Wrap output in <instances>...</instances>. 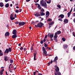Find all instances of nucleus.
I'll return each mask as SVG.
<instances>
[{
    "instance_id": "nucleus-1",
    "label": "nucleus",
    "mask_w": 75,
    "mask_h": 75,
    "mask_svg": "<svg viewBox=\"0 0 75 75\" xmlns=\"http://www.w3.org/2000/svg\"><path fill=\"white\" fill-rule=\"evenodd\" d=\"M44 25V23H43L41 22H39L37 24V25H35V26L36 28H41V27H42V26Z\"/></svg>"
},
{
    "instance_id": "nucleus-2",
    "label": "nucleus",
    "mask_w": 75,
    "mask_h": 75,
    "mask_svg": "<svg viewBox=\"0 0 75 75\" xmlns=\"http://www.w3.org/2000/svg\"><path fill=\"white\" fill-rule=\"evenodd\" d=\"M44 1L42 0L40 2V4L42 7L44 6V7H46L47 6V3L45 2L44 3Z\"/></svg>"
},
{
    "instance_id": "nucleus-3",
    "label": "nucleus",
    "mask_w": 75,
    "mask_h": 75,
    "mask_svg": "<svg viewBox=\"0 0 75 75\" xmlns=\"http://www.w3.org/2000/svg\"><path fill=\"white\" fill-rule=\"evenodd\" d=\"M13 13L11 14L10 16V19H15V18H17V15L16 14H15L13 17Z\"/></svg>"
},
{
    "instance_id": "nucleus-4",
    "label": "nucleus",
    "mask_w": 75,
    "mask_h": 75,
    "mask_svg": "<svg viewBox=\"0 0 75 75\" xmlns=\"http://www.w3.org/2000/svg\"><path fill=\"white\" fill-rule=\"evenodd\" d=\"M25 24V22H19L18 25L19 26H22V25H24Z\"/></svg>"
},
{
    "instance_id": "nucleus-5",
    "label": "nucleus",
    "mask_w": 75,
    "mask_h": 75,
    "mask_svg": "<svg viewBox=\"0 0 75 75\" xmlns=\"http://www.w3.org/2000/svg\"><path fill=\"white\" fill-rule=\"evenodd\" d=\"M50 12L48 11H47L46 13V18H47L48 17L50 16Z\"/></svg>"
},
{
    "instance_id": "nucleus-6",
    "label": "nucleus",
    "mask_w": 75,
    "mask_h": 75,
    "mask_svg": "<svg viewBox=\"0 0 75 75\" xmlns=\"http://www.w3.org/2000/svg\"><path fill=\"white\" fill-rule=\"evenodd\" d=\"M12 65L11 64H10L9 67V68L8 69V70H9V71L10 72H13V71H12V69H11V68L10 67V66H11V65Z\"/></svg>"
},
{
    "instance_id": "nucleus-7",
    "label": "nucleus",
    "mask_w": 75,
    "mask_h": 75,
    "mask_svg": "<svg viewBox=\"0 0 75 75\" xmlns=\"http://www.w3.org/2000/svg\"><path fill=\"white\" fill-rule=\"evenodd\" d=\"M35 16L36 17L37 16V17H39V16H41V15L38 13V12H36V13L34 14Z\"/></svg>"
},
{
    "instance_id": "nucleus-8",
    "label": "nucleus",
    "mask_w": 75,
    "mask_h": 75,
    "mask_svg": "<svg viewBox=\"0 0 75 75\" xmlns=\"http://www.w3.org/2000/svg\"><path fill=\"white\" fill-rule=\"evenodd\" d=\"M17 33V31L16 30L14 29L13 30L12 32L13 34H14V35H16V33Z\"/></svg>"
},
{
    "instance_id": "nucleus-9",
    "label": "nucleus",
    "mask_w": 75,
    "mask_h": 75,
    "mask_svg": "<svg viewBox=\"0 0 75 75\" xmlns=\"http://www.w3.org/2000/svg\"><path fill=\"white\" fill-rule=\"evenodd\" d=\"M10 35V33L8 32H6L5 34V37H7V36H9Z\"/></svg>"
},
{
    "instance_id": "nucleus-10",
    "label": "nucleus",
    "mask_w": 75,
    "mask_h": 75,
    "mask_svg": "<svg viewBox=\"0 0 75 75\" xmlns=\"http://www.w3.org/2000/svg\"><path fill=\"white\" fill-rule=\"evenodd\" d=\"M64 23L65 24H67L68 23V19H65L64 21Z\"/></svg>"
},
{
    "instance_id": "nucleus-11",
    "label": "nucleus",
    "mask_w": 75,
    "mask_h": 75,
    "mask_svg": "<svg viewBox=\"0 0 75 75\" xmlns=\"http://www.w3.org/2000/svg\"><path fill=\"white\" fill-rule=\"evenodd\" d=\"M59 17L61 18H63L64 17V15L62 14H61L58 16L59 18Z\"/></svg>"
},
{
    "instance_id": "nucleus-12",
    "label": "nucleus",
    "mask_w": 75,
    "mask_h": 75,
    "mask_svg": "<svg viewBox=\"0 0 75 75\" xmlns=\"http://www.w3.org/2000/svg\"><path fill=\"white\" fill-rule=\"evenodd\" d=\"M55 70L56 72H59V67H56V69H55Z\"/></svg>"
},
{
    "instance_id": "nucleus-13",
    "label": "nucleus",
    "mask_w": 75,
    "mask_h": 75,
    "mask_svg": "<svg viewBox=\"0 0 75 75\" xmlns=\"http://www.w3.org/2000/svg\"><path fill=\"white\" fill-rule=\"evenodd\" d=\"M4 71V69H2L0 71V75H2L3 74V71Z\"/></svg>"
},
{
    "instance_id": "nucleus-14",
    "label": "nucleus",
    "mask_w": 75,
    "mask_h": 75,
    "mask_svg": "<svg viewBox=\"0 0 75 75\" xmlns=\"http://www.w3.org/2000/svg\"><path fill=\"white\" fill-rule=\"evenodd\" d=\"M8 52H9V50H8V48H7L5 50L4 53L5 54H8Z\"/></svg>"
},
{
    "instance_id": "nucleus-15",
    "label": "nucleus",
    "mask_w": 75,
    "mask_h": 75,
    "mask_svg": "<svg viewBox=\"0 0 75 75\" xmlns=\"http://www.w3.org/2000/svg\"><path fill=\"white\" fill-rule=\"evenodd\" d=\"M17 37L16 35H14L12 36V38L13 39H15Z\"/></svg>"
},
{
    "instance_id": "nucleus-16",
    "label": "nucleus",
    "mask_w": 75,
    "mask_h": 75,
    "mask_svg": "<svg viewBox=\"0 0 75 75\" xmlns=\"http://www.w3.org/2000/svg\"><path fill=\"white\" fill-rule=\"evenodd\" d=\"M40 15L41 16H45V13L43 12H40Z\"/></svg>"
},
{
    "instance_id": "nucleus-17",
    "label": "nucleus",
    "mask_w": 75,
    "mask_h": 75,
    "mask_svg": "<svg viewBox=\"0 0 75 75\" xmlns=\"http://www.w3.org/2000/svg\"><path fill=\"white\" fill-rule=\"evenodd\" d=\"M8 59H7V56H5L4 57V60L5 61H7L8 60Z\"/></svg>"
},
{
    "instance_id": "nucleus-18",
    "label": "nucleus",
    "mask_w": 75,
    "mask_h": 75,
    "mask_svg": "<svg viewBox=\"0 0 75 75\" xmlns=\"http://www.w3.org/2000/svg\"><path fill=\"white\" fill-rule=\"evenodd\" d=\"M43 53L44 54V56L46 57V56H47V51H43Z\"/></svg>"
},
{
    "instance_id": "nucleus-19",
    "label": "nucleus",
    "mask_w": 75,
    "mask_h": 75,
    "mask_svg": "<svg viewBox=\"0 0 75 75\" xmlns=\"http://www.w3.org/2000/svg\"><path fill=\"white\" fill-rule=\"evenodd\" d=\"M5 7L6 8H8L9 7V4H6V5H5Z\"/></svg>"
},
{
    "instance_id": "nucleus-20",
    "label": "nucleus",
    "mask_w": 75,
    "mask_h": 75,
    "mask_svg": "<svg viewBox=\"0 0 75 75\" xmlns=\"http://www.w3.org/2000/svg\"><path fill=\"white\" fill-rule=\"evenodd\" d=\"M37 8H39L38 9L39 10L41 9V7L40 6V4H38L37 6Z\"/></svg>"
},
{
    "instance_id": "nucleus-21",
    "label": "nucleus",
    "mask_w": 75,
    "mask_h": 75,
    "mask_svg": "<svg viewBox=\"0 0 75 75\" xmlns=\"http://www.w3.org/2000/svg\"><path fill=\"white\" fill-rule=\"evenodd\" d=\"M0 7H2L4 6V4L2 2H1L0 3Z\"/></svg>"
},
{
    "instance_id": "nucleus-22",
    "label": "nucleus",
    "mask_w": 75,
    "mask_h": 75,
    "mask_svg": "<svg viewBox=\"0 0 75 75\" xmlns=\"http://www.w3.org/2000/svg\"><path fill=\"white\" fill-rule=\"evenodd\" d=\"M54 24V22L53 21L52 22L49 23V25H52V24Z\"/></svg>"
},
{
    "instance_id": "nucleus-23",
    "label": "nucleus",
    "mask_w": 75,
    "mask_h": 75,
    "mask_svg": "<svg viewBox=\"0 0 75 75\" xmlns=\"http://www.w3.org/2000/svg\"><path fill=\"white\" fill-rule=\"evenodd\" d=\"M51 0H49L47 1V4H50L51 2Z\"/></svg>"
},
{
    "instance_id": "nucleus-24",
    "label": "nucleus",
    "mask_w": 75,
    "mask_h": 75,
    "mask_svg": "<svg viewBox=\"0 0 75 75\" xmlns=\"http://www.w3.org/2000/svg\"><path fill=\"white\" fill-rule=\"evenodd\" d=\"M71 12H69L68 13L67 16H68V17H69V16H70V15H71Z\"/></svg>"
},
{
    "instance_id": "nucleus-25",
    "label": "nucleus",
    "mask_w": 75,
    "mask_h": 75,
    "mask_svg": "<svg viewBox=\"0 0 75 75\" xmlns=\"http://www.w3.org/2000/svg\"><path fill=\"white\" fill-rule=\"evenodd\" d=\"M57 34L59 35V34H61V32L60 30L57 31Z\"/></svg>"
},
{
    "instance_id": "nucleus-26",
    "label": "nucleus",
    "mask_w": 75,
    "mask_h": 75,
    "mask_svg": "<svg viewBox=\"0 0 75 75\" xmlns=\"http://www.w3.org/2000/svg\"><path fill=\"white\" fill-rule=\"evenodd\" d=\"M1 50H0V56H3V52L1 53Z\"/></svg>"
},
{
    "instance_id": "nucleus-27",
    "label": "nucleus",
    "mask_w": 75,
    "mask_h": 75,
    "mask_svg": "<svg viewBox=\"0 0 75 75\" xmlns=\"http://www.w3.org/2000/svg\"><path fill=\"white\" fill-rule=\"evenodd\" d=\"M54 37V34H52V35H50V37L51 38H52Z\"/></svg>"
},
{
    "instance_id": "nucleus-28",
    "label": "nucleus",
    "mask_w": 75,
    "mask_h": 75,
    "mask_svg": "<svg viewBox=\"0 0 75 75\" xmlns=\"http://www.w3.org/2000/svg\"><path fill=\"white\" fill-rule=\"evenodd\" d=\"M64 48H68V45H64Z\"/></svg>"
},
{
    "instance_id": "nucleus-29",
    "label": "nucleus",
    "mask_w": 75,
    "mask_h": 75,
    "mask_svg": "<svg viewBox=\"0 0 75 75\" xmlns=\"http://www.w3.org/2000/svg\"><path fill=\"white\" fill-rule=\"evenodd\" d=\"M9 60H10V63H11V64H13V60L11 59H9Z\"/></svg>"
},
{
    "instance_id": "nucleus-30",
    "label": "nucleus",
    "mask_w": 75,
    "mask_h": 75,
    "mask_svg": "<svg viewBox=\"0 0 75 75\" xmlns=\"http://www.w3.org/2000/svg\"><path fill=\"white\" fill-rule=\"evenodd\" d=\"M42 51H45V47H42Z\"/></svg>"
},
{
    "instance_id": "nucleus-31",
    "label": "nucleus",
    "mask_w": 75,
    "mask_h": 75,
    "mask_svg": "<svg viewBox=\"0 0 75 75\" xmlns=\"http://www.w3.org/2000/svg\"><path fill=\"white\" fill-rule=\"evenodd\" d=\"M33 46L32 47H31L30 48V50H31V52H33Z\"/></svg>"
},
{
    "instance_id": "nucleus-32",
    "label": "nucleus",
    "mask_w": 75,
    "mask_h": 75,
    "mask_svg": "<svg viewBox=\"0 0 75 75\" xmlns=\"http://www.w3.org/2000/svg\"><path fill=\"white\" fill-rule=\"evenodd\" d=\"M47 21L48 22H50V21H52V19H48Z\"/></svg>"
},
{
    "instance_id": "nucleus-33",
    "label": "nucleus",
    "mask_w": 75,
    "mask_h": 75,
    "mask_svg": "<svg viewBox=\"0 0 75 75\" xmlns=\"http://www.w3.org/2000/svg\"><path fill=\"white\" fill-rule=\"evenodd\" d=\"M58 37V36L54 35V39H57Z\"/></svg>"
},
{
    "instance_id": "nucleus-34",
    "label": "nucleus",
    "mask_w": 75,
    "mask_h": 75,
    "mask_svg": "<svg viewBox=\"0 0 75 75\" xmlns=\"http://www.w3.org/2000/svg\"><path fill=\"white\" fill-rule=\"evenodd\" d=\"M62 40L63 41H64V42L65 41V40H66L65 38H62Z\"/></svg>"
},
{
    "instance_id": "nucleus-35",
    "label": "nucleus",
    "mask_w": 75,
    "mask_h": 75,
    "mask_svg": "<svg viewBox=\"0 0 75 75\" xmlns=\"http://www.w3.org/2000/svg\"><path fill=\"white\" fill-rule=\"evenodd\" d=\"M8 50L9 52H11V48L10 47H9L8 48Z\"/></svg>"
},
{
    "instance_id": "nucleus-36",
    "label": "nucleus",
    "mask_w": 75,
    "mask_h": 75,
    "mask_svg": "<svg viewBox=\"0 0 75 75\" xmlns=\"http://www.w3.org/2000/svg\"><path fill=\"white\" fill-rule=\"evenodd\" d=\"M15 23L16 24H18L19 23V22L18 21H16L15 22Z\"/></svg>"
},
{
    "instance_id": "nucleus-37",
    "label": "nucleus",
    "mask_w": 75,
    "mask_h": 75,
    "mask_svg": "<svg viewBox=\"0 0 75 75\" xmlns=\"http://www.w3.org/2000/svg\"><path fill=\"white\" fill-rule=\"evenodd\" d=\"M33 54L34 57H36V55H37V52H35Z\"/></svg>"
},
{
    "instance_id": "nucleus-38",
    "label": "nucleus",
    "mask_w": 75,
    "mask_h": 75,
    "mask_svg": "<svg viewBox=\"0 0 75 75\" xmlns=\"http://www.w3.org/2000/svg\"><path fill=\"white\" fill-rule=\"evenodd\" d=\"M57 73L58 75H61V73L60 72H58Z\"/></svg>"
},
{
    "instance_id": "nucleus-39",
    "label": "nucleus",
    "mask_w": 75,
    "mask_h": 75,
    "mask_svg": "<svg viewBox=\"0 0 75 75\" xmlns=\"http://www.w3.org/2000/svg\"><path fill=\"white\" fill-rule=\"evenodd\" d=\"M54 60H58V57L57 56L54 59Z\"/></svg>"
},
{
    "instance_id": "nucleus-40",
    "label": "nucleus",
    "mask_w": 75,
    "mask_h": 75,
    "mask_svg": "<svg viewBox=\"0 0 75 75\" xmlns=\"http://www.w3.org/2000/svg\"><path fill=\"white\" fill-rule=\"evenodd\" d=\"M41 11H42V12H44V11H45V10H44V9L43 8H42L41 10Z\"/></svg>"
},
{
    "instance_id": "nucleus-41",
    "label": "nucleus",
    "mask_w": 75,
    "mask_h": 75,
    "mask_svg": "<svg viewBox=\"0 0 75 75\" xmlns=\"http://www.w3.org/2000/svg\"><path fill=\"white\" fill-rule=\"evenodd\" d=\"M53 62H55V63H56V64L57 63V60H54L53 61Z\"/></svg>"
},
{
    "instance_id": "nucleus-42",
    "label": "nucleus",
    "mask_w": 75,
    "mask_h": 75,
    "mask_svg": "<svg viewBox=\"0 0 75 75\" xmlns=\"http://www.w3.org/2000/svg\"><path fill=\"white\" fill-rule=\"evenodd\" d=\"M73 35L75 37V33L74 32H73L72 33Z\"/></svg>"
},
{
    "instance_id": "nucleus-43",
    "label": "nucleus",
    "mask_w": 75,
    "mask_h": 75,
    "mask_svg": "<svg viewBox=\"0 0 75 75\" xmlns=\"http://www.w3.org/2000/svg\"><path fill=\"white\" fill-rule=\"evenodd\" d=\"M20 50L21 51H23V47H21L20 48Z\"/></svg>"
},
{
    "instance_id": "nucleus-44",
    "label": "nucleus",
    "mask_w": 75,
    "mask_h": 75,
    "mask_svg": "<svg viewBox=\"0 0 75 75\" xmlns=\"http://www.w3.org/2000/svg\"><path fill=\"white\" fill-rule=\"evenodd\" d=\"M57 7H58V8H61V5H57Z\"/></svg>"
},
{
    "instance_id": "nucleus-45",
    "label": "nucleus",
    "mask_w": 75,
    "mask_h": 75,
    "mask_svg": "<svg viewBox=\"0 0 75 75\" xmlns=\"http://www.w3.org/2000/svg\"><path fill=\"white\" fill-rule=\"evenodd\" d=\"M43 43H44V42L43 41V40H41V41H40V44H43Z\"/></svg>"
},
{
    "instance_id": "nucleus-46",
    "label": "nucleus",
    "mask_w": 75,
    "mask_h": 75,
    "mask_svg": "<svg viewBox=\"0 0 75 75\" xmlns=\"http://www.w3.org/2000/svg\"><path fill=\"white\" fill-rule=\"evenodd\" d=\"M35 58H36V57H34V61H36V60H37V59H36Z\"/></svg>"
},
{
    "instance_id": "nucleus-47",
    "label": "nucleus",
    "mask_w": 75,
    "mask_h": 75,
    "mask_svg": "<svg viewBox=\"0 0 75 75\" xmlns=\"http://www.w3.org/2000/svg\"><path fill=\"white\" fill-rule=\"evenodd\" d=\"M38 1H39V0H36V1H34L35 3H38Z\"/></svg>"
},
{
    "instance_id": "nucleus-48",
    "label": "nucleus",
    "mask_w": 75,
    "mask_h": 75,
    "mask_svg": "<svg viewBox=\"0 0 75 75\" xmlns=\"http://www.w3.org/2000/svg\"><path fill=\"white\" fill-rule=\"evenodd\" d=\"M73 8L72 7L71 8V9L70 11H69V12H70V13H71L72 12V10H73Z\"/></svg>"
},
{
    "instance_id": "nucleus-49",
    "label": "nucleus",
    "mask_w": 75,
    "mask_h": 75,
    "mask_svg": "<svg viewBox=\"0 0 75 75\" xmlns=\"http://www.w3.org/2000/svg\"><path fill=\"white\" fill-rule=\"evenodd\" d=\"M16 13H18L19 12V11L18 10H17L16 11Z\"/></svg>"
},
{
    "instance_id": "nucleus-50",
    "label": "nucleus",
    "mask_w": 75,
    "mask_h": 75,
    "mask_svg": "<svg viewBox=\"0 0 75 75\" xmlns=\"http://www.w3.org/2000/svg\"><path fill=\"white\" fill-rule=\"evenodd\" d=\"M31 23H32V24H35V22L33 21H32L31 22Z\"/></svg>"
},
{
    "instance_id": "nucleus-51",
    "label": "nucleus",
    "mask_w": 75,
    "mask_h": 75,
    "mask_svg": "<svg viewBox=\"0 0 75 75\" xmlns=\"http://www.w3.org/2000/svg\"><path fill=\"white\" fill-rule=\"evenodd\" d=\"M35 72L36 74H39V72H38V71L37 70H36L35 71Z\"/></svg>"
},
{
    "instance_id": "nucleus-52",
    "label": "nucleus",
    "mask_w": 75,
    "mask_h": 75,
    "mask_svg": "<svg viewBox=\"0 0 75 75\" xmlns=\"http://www.w3.org/2000/svg\"><path fill=\"white\" fill-rule=\"evenodd\" d=\"M36 74H37L36 72V71L34 72V73H33V75H36Z\"/></svg>"
},
{
    "instance_id": "nucleus-53",
    "label": "nucleus",
    "mask_w": 75,
    "mask_h": 75,
    "mask_svg": "<svg viewBox=\"0 0 75 75\" xmlns=\"http://www.w3.org/2000/svg\"><path fill=\"white\" fill-rule=\"evenodd\" d=\"M54 40H55L56 42H57L58 41V40L57 39H54Z\"/></svg>"
},
{
    "instance_id": "nucleus-54",
    "label": "nucleus",
    "mask_w": 75,
    "mask_h": 75,
    "mask_svg": "<svg viewBox=\"0 0 75 75\" xmlns=\"http://www.w3.org/2000/svg\"><path fill=\"white\" fill-rule=\"evenodd\" d=\"M48 37V35H46L45 37V39L47 38Z\"/></svg>"
},
{
    "instance_id": "nucleus-55",
    "label": "nucleus",
    "mask_w": 75,
    "mask_h": 75,
    "mask_svg": "<svg viewBox=\"0 0 75 75\" xmlns=\"http://www.w3.org/2000/svg\"><path fill=\"white\" fill-rule=\"evenodd\" d=\"M45 47H47L48 46V45H44Z\"/></svg>"
},
{
    "instance_id": "nucleus-56",
    "label": "nucleus",
    "mask_w": 75,
    "mask_h": 75,
    "mask_svg": "<svg viewBox=\"0 0 75 75\" xmlns=\"http://www.w3.org/2000/svg\"><path fill=\"white\" fill-rule=\"evenodd\" d=\"M24 51L25 52V51H26V48L24 47Z\"/></svg>"
},
{
    "instance_id": "nucleus-57",
    "label": "nucleus",
    "mask_w": 75,
    "mask_h": 75,
    "mask_svg": "<svg viewBox=\"0 0 75 75\" xmlns=\"http://www.w3.org/2000/svg\"><path fill=\"white\" fill-rule=\"evenodd\" d=\"M43 41L45 42V41H46V39L44 38V39H43Z\"/></svg>"
},
{
    "instance_id": "nucleus-58",
    "label": "nucleus",
    "mask_w": 75,
    "mask_h": 75,
    "mask_svg": "<svg viewBox=\"0 0 75 75\" xmlns=\"http://www.w3.org/2000/svg\"><path fill=\"white\" fill-rule=\"evenodd\" d=\"M11 65V68L13 69V64H12Z\"/></svg>"
},
{
    "instance_id": "nucleus-59",
    "label": "nucleus",
    "mask_w": 75,
    "mask_h": 75,
    "mask_svg": "<svg viewBox=\"0 0 75 75\" xmlns=\"http://www.w3.org/2000/svg\"><path fill=\"white\" fill-rule=\"evenodd\" d=\"M74 7H75L74 9V12L75 11V4L74 5Z\"/></svg>"
},
{
    "instance_id": "nucleus-60",
    "label": "nucleus",
    "mask_w": 75,
    "mask_h": 75,
    "mask_svg": "<svg viewBox=\"0 0 75 75\" xmlns=\"http://www.w3.org/2000/svg\"><path fill=\"white\" fill-rule=\"evenodd\" d=\"M59 21H62V19H58Z\"/></svg>"
},
{
    "instance_id": "nucleus-61",
    "label": "nucleus",
    "mask_w": 75,
    "mask_h": 75,
    "mask_svg": "<svg viewBox=\"0 0 75 75\" xmlns=\"http://www.w3.org/2000/svg\"><path fill=\"white\" fill-rule=\"evenodd\" d=\"M54 35L57 36V33L56 32L55 33Z\"/></svg>"
},
{
    "instance_id": "nucleus-62",
    "label": "nucleus",
    "mask_w": 75,
    "mask_h": 75,
    "mask_svg": "<svg viewBox=\"0 0 75 75\" xmlns=\"http://www.w3.org/2000/svg\"><path fill=\"white\" fill-rule=\"evenodd\" d=\"M19 12H21V9H19Z\"/></svg>"
},
{
    "instance_id": "nucleus-63",
    "label": "nucleus",
    "mask_w": 75,
    "mask_h": 75,
    "mask_svg": "<svg viewBox=\"0 0 75 75\" xmlns=\"http://www.w3.org/2000/svg\"><path fill=\"white\" fill-rule=\"evenodd\" d=\"M73 49L74 50H75V46L73 47Z\"/></svg>"
},
{
    "instance_id": "nucleus-64",
    "label": "nucleus",
    "mask_w": 75,
    "mask_h": 75,
    "mask_svg": "<svg viewBox=\"0 0 75 75\" xmlns=\"http://www.w3.org/2000/svg\"><path fill=\"white\" fill-rule=\"evenodd\" d=\"M54 75H58L57 74V73H54Z\"/></svg>"
}]
</instances>
